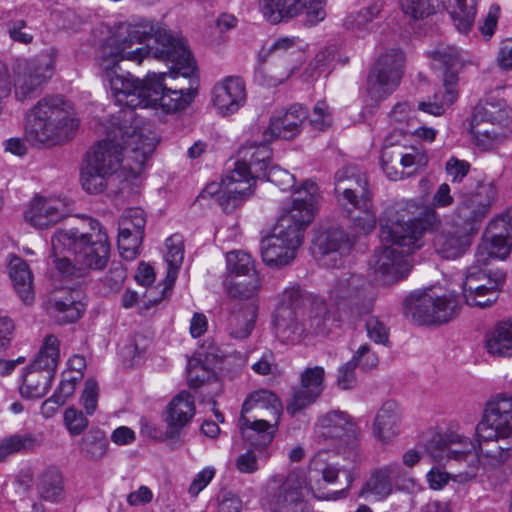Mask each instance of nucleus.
Here are the masks:
<instances>
[{
	"label": "nucleus",
	"instance_id": "obj_42",
	"mask_svg": "<svg viewBox=\"0 0 512 512\" xmlns=\"http://www.w3.org/2000/svg\"><path fill=\"white\" fill-rule=\"evenodd\" d=\"M79 292L70 291L65 296L55 298L53 308L55 317L61 324L77 321L85 311V304L77 299Z\"/></svg>",
	"mask_w": 512,
	"mask_h": 512
},
{
	"label": "nucleus",
	"instance_id": "obj_21",
	"mask_svg": "<svg viewBox=\"0 0 512 512\" xmlns=\"http://www.w3.org/2000/svg\"><path fill=\"white\" fill-rule=\"evenodd\" d=\"M282 404L277 395L269 390L255 391L244 401L240 419L278 429Z\"/></svg>",
	"mask_w": 512,
	"mask_h": 512
},
{
	"label": "nucleus",
	"instance_id": "obj_47",
	"mask_svg": "<svg viewBox=\"0 0 512 512\" xmlns=\"http://www.w3.org/2000/svg\"><path fill=\"white\" fill-rule=\"evenodd\" d=\"M437 0H400L402 13L410 21L424 20L436 13Z\"/></svg>",
	"mask_w": 512,
	"mask_h": 512
},
{
	"label": "nucleus",
	"instance_id": "obj_54",
	"mask_svg": "<svg viewBox=\"0 0 512 512\" xmlns=\"http://www.w3.org/2000/svg\"><path fill=\"white\" fill-rule=\"evenodd\" d=\"M413 108L408 102L397 103L389 114L390 122L401 133L408 134L413 127Z\"/></svg>",
	"mask_w": 512,
	"mask_h": 512
},
{
	"label": "nucleus",
	"instance_id": "obj_4",
	"mask_svg": "<svg viewBox=\"0 0 512 512\" xmlns=\"http://www.w3.org/2000/svg\"><path fill=\"white\" fill-rule=\"evenodd\" d=\"M440 224V218L433 209H421L413 201L397 205L381 224L379 237L382 247L369 260V268L377 277L399 280L410 271L408 256L423 246V234Z\"/></svg>",
	"mask_w": 512,
	"mask_h": 512
},
{
	"label": "nucleus",
	"instance_id": "obj_61",
	"mask_svg": "<svg viewBox=\"0 0 512 512\" xmlns=\"http://www.w3.org/2000/svg\"><path fill=\"white\" fill-rule=\"evenodd\" d=\"M332 115L329 106L324 101H319L309 116L310 125L318 131H324L332 125Z\"/></svg>",
	"mask_w": 512,
	"mask_h": 512
},
{
	"label": "nucleus",
	"instance_id": "obj_1",
	"mask_svg": "<svg viewBox=\"0 0 512 512\" xmlns=\"http://www.w3.org/2000/svg\"><path fill=\"white\" fill-rule=\"evenodd\" d=\"M153 58L173 62L182 75L193 71L191 52L184 41L175 38L153 21L141 19L134 23H120L107 38L99 51V64L105 72L112 96L116 103L127 110H121L112 123L126 126H152L134 112L137 108H148L150 84L148 74L143 80L130 73H118L119 62L134 61L140 64L144 59Z\"/></svg>",
	"mask_w": 512,
	"mask_h": 512
},
{
	"label": "nucleus",
	"instance_id": "obj_32",
	"mask_svg": "<svg viewBox=\"0 0 512 512\" xmlns=\"http://www.w3.org/2000/svg\"><path fill=\"white\" fill-rule=\"evenodd\" d=\"M383 10V2L372 1L356 11L350 12L344 19L343 25L357 36L362 37L374 29V20L378 19Z\"/></svg>",
	"mask_w": 512,
	"mask_h": 512
},
{
	"label": "nucleus",
	"instance_id": "obj_51",
	"mask_svg": "<svg viewBox=\"0 0 512 512\" xmlns=\"http://www.w3.org/2000/svg\"><path fill=\"white\" fill-rule=\"evenodd\" d=\"M259 288L260 280L258 274H251L247 279L232 281L227 288V292L232 298L245 299L249 302L255 300L254 296Z\"/></svg>",
	"mask_w": 512,
	"mask_h": 512
},
{
	"label": "nucleus",
	"instance_id": "obj_28",
	"mask_svg": "<svg viewBox=\"0 0 512 512\" xmlns=\"http://www.w3.org/2000/svg\"><path fill=\"white\" fill-rule=\"evenodd\" d=\"M195 415L194 397L187 391H181L167 405L163 419L166 423L167 439H178L183 429Z\"/></svg>",
	"mask_w": 512,
	"mask_h": 512
},
{
	"label": "nucleus",
	"instance_id": "obj_45",
	"mask_svg": "<svg viewBox=\"0 0 512 512\" xmlns=\"http://www.w3.org/2000/svg\"><path fill=\"white\" fill-rule=\"evenodd\" d=\"M38 492L42 499L50 502H58L63 497V480L56 469H47L39 477Z\"/></svg>",
	"mask_w": 512,
	"mask_h": 512
},
{
	"label": "nucleus",
	"instance_id": "obj_56",
	"mask_svg": "<svg viewBox=\"0 0 512 512\" xmlns=\"http://www.w3.org/2000/svg\"><path fill=\"white\" fill-rule=\"evenodd\" d=\"M325 370L321 366L306 368L301 373L300 386L316 393L320 397L324 390Z\"/></svg>",
	"mask_w": 512,
	"mask_h": 512
},
{
	"label": "nucleus",
	"instance_id": "obj_15",
	"mask_svg": "<svg viewBox=\"0 0 512 512\" xmlns=\"http://www.w3.org/2000/svg\"><path fill=\"white\" fill-rule=\"evenodd\" d=\"M405 56L396 48L381 54L367 79V92L376 103L385 99L400 84L404 73Z\"/></svg>",
	"mask_w": 512,
	"mask_h": 512
},
{
	"label": "nucleus",
	"instance_id": "obj_19",
	"mask_svg": "<svg viewBox=\"0 0 512 512\" xmlns=\"http://www.w3.org/2000/svg\"><path fill=\"white\" fill-rule=\"evenodd\" d=\"M408 472L399 463H390L375 469L360 490L359 495L375 501L387 499L394 491L408 488L412 483Z\"/></svg>",
	"mask_w": 512,
	"mask_h": 512
},
{
	"label": "nucleus",
	"instance_id": "obj_33",
	"mask_svg": "<svg viewBox=\"0 0 512 512\" xmlns=\"http://www.w3.org/2000/svg\"><path fill=\"white\" fill-rule=\"evenodd\" d=\"M55 371L38 368L31 364L22 378L20 393L23 397L34 399L43 397L49 390Z\"/></svg>",
	"mask_w": 512,
	"mask_h": 512
},
{
	"label": "nucleus",
	"instance_id": "obj_17",
	"mask_svg": "<svg viewBox=\"0 0 512 512\" xmlns=\"http://www.w3.org/2000/svg\"><path fill=\"white\" fill-rule=\"evenodd\" d=\"M496 194V187L492 183H479L474 192L462 194L451 220L477 232V224L488 215Z\"/></svg>",
	"mask_w": 512,
	"mask_h": 512
},
{
	"label": "nucleus",
	"instance_id": "obj_12",
	"mask_svg": "<svg viewBox=\"0 0 512 512\" xmlns=\"http://www.w3.org/2000/svg\"><path fill=\"white\" fill-rule=\"evenodd\" d=\"M328 297L335 305L346 307L353 317L370 314L376 298L367 280L351 272H342L330 284Z\"/></svg>",
	"mask_w": 512,
	"mask_h": 512
},
{
	"label": "nucleus",
	"instance_id": "obj_24",
	"mask_svg": "<svg viewBox=\"0 0 512 512\" xmlns=\"http://www.w3.org/2000/svg\"><path fill=\"white\" fill-rule=\"evenodd\" d=\"M475 234L476 232L473 231V228H467L451 220L435 236V250L442 258H459L469 250Z\"/></svg>",
	"mask_w": 512,
	"mask_h": 512
},
{
	"label": "nucleus",
	"instance_id": "obj_62",
	"mask_svg": "<svg viewBox=\"0 0 512 512\" xmlns=\"http://www.w3.org/2000/svg\"><path fill=\"white\" fill-rule=\"evenodd\" d=\"M350 361H354L355 367H360L363 371H370L378 366L379 358L368 344H363Z\"/></svg>",
	"mask_w": 512,
	"mask_h": 512
},
{
	"label": "nucleus",
	"instance_id": "obj_35",
	"mask_svg": "<svg viewBox=\"0 0 512 512\" xmlns=\"http://www.w3.org/2000/svg\"><path fill=\"white\" fill-rule=\"evenodd\" d=\"M9 276L18 296L25 304L34 301L33 276L29 265L18 256H11L9 260Z\"/></svg>",
	"mask_w": 512,
	"mask_h": 512
},
{
	"label": "nucleus",
	"instance_id": "obj_23",
	"mask_svg": "<svg viewBox=\"0 0 512 512\" xmlns=\"http://www.w3.org/2000/svg\"><path fill=\"white\" fill-rule=\"evenodd\" d=\"M352 249L348 235L340 229L319 232L313 242V254L322 266L340 267Z\"/></svg>",
	"mask_w": 512,
	"mask_h": 512
},
{
	"label": "nucleus",
	"instance_id": "obj_26",
	"mask_svg": "<svg viewBox=\"0 0 512 512\" xmlns=\"http://www.w3.org/2000/svg\"><path fill=\"white\" fill-rule=\"evenodd\" d=\"M66 199L35 197L25 211V220L36 229H47L68 216Z\"/></svg>",
	"mask_w": 512,
	"mask_h": 512
},
{
	"label": "nucleus",
	"instance_id": "obj_18",
	"mask_svg": "<svg viewBox=\"0 0 512 512\" xmlns=\"http://www.w3.org/2000/svg\"><path fill=\"white\" fill-rule=\"evenodd\" d=\"M427 152L420 147H385L381 153L382 169L393 181L404 179L427 166Z\"/></svg>",
	"mask_w": 512,
	"mask_h": 512
},
{
	"label": "nucleus",
	"instance_id": "obj_30",
	"mask_svg": "<svg viewBox=\"0 0 512 512\" xmlns=\"http://www.w3.org/2000/svg\"><path fill=\"white\" fill-rule=\"evenodd\" d=\"M307 118V109L301 104H293L287 110L279 111L272 116L265 136L269 134V139H293L301 132L302 125Z\"/></svg>",
	"mask_w": 512,
	"mask_h": 512
},
{
	"label": "nucleus",
	"instance_id": "obj_20",
	"mask_svg": "<svg viewBox=\"0 0 512 512\" xmlns=\"http://www.w3.org/2000/svg\"><path fill=\"white\" fill-rule=\"evenodd\" d=\"M256 177L239 158L228 167L222 176L224 192L220 196V206L225 212H231L254 191Z\"/></svg>",
	"mask_w": 512,
	"mask_h": 512
},
{
	"label": "nucleus",
	"instance_id": "obj_34",
	"mask_svg": "<svg viewBox=\"0 0 512 512\" xmlns=\"http://www.w3.org/2000/svg\"><path fill=\"white\" fill-rule=\"evenodd\" d=\"M165 260L168 264L167 276L165 279V285L162 289V295L159 298H153V301L157 304L159 301L164 299L171 293L172 287L177 277V271L182 264L184 258V244L181 235L174 234L166 240Z\"/></svg>",
	"mask_w": 512,
	"mask_h": 512
},
{
	"label": "nucleus",
	"instance_id": "obj_3",
	"mask_svg": "<svg viewBox=\"0 0 512 512\" xmlns=\"http://www.w3.org/2000/svg\"><path fill=\"white\" fill-rule=\"evenodd\" d=\"M494 259L478 262L477 252L474 263L468 267L462 287V295L454 292L442 296L434 295L431 290L413 293L404 301V312L418 325L443 324L452 320L460 311L463 303L479 308L491 307L499 298L501 286L505 281L502 270L488 268Z\"/></svg>",
	"mask_w": 512,
	"mask_h": 512
},
{
	"label": "nucleus",
	"instance_id": "obj_50",
	"mask_svg": "<svg viewBox=\"0 0 512 512\" xmlns=\"http://www.w3.org/2000/svg\"><path fill=\"white\" fill-rule=\"evenodd\" d=\"M227 270L230 274L237 277H250L251 274H257L254 268V262L250 254L243 251H233L226 256Z\"/></svg>",
	"mask_w": 512,
	"mask_h": 512
},
{
	"label": "nucleus",
	"instance_id": "obj_58",
	"mask_svg": "<svg viewBox=\"0 0 512 512\" xmlns=\"http://www.w3.org/2000/svg\"><path fill=\"white\" fill-rule=\"evenodd\" d=\"M143 237L131 233H122L119 231L118 234V248L123 258L127 260H133L139 254V249L142 243Z\"/></svg>",
	"mask_w": 512,
	"mask_h": 512
},
{
	"label": "nucleus",
	"instance_id": "obj_36",
	"mask_svg": "<svg viewBox=\"0 0 512 512\" xmlns=\"http://www.w3.org/2000/svg\"><path fill=\"white\" fill-rule=\"evenodd\" d=\"M276 337L284 343H296L305 334L303 324L297 320L296 312L286 307H277L274 315Z\"/></svg>",
	"mask_w": 512,
	"mask_h": 512
},
{
	"label": "nucleus",
	"instance_id": "obj_11",
	"mask_svg": "<svg viewBox=\"0 0 512 512\" xmlns=\"http://www.w3.org/2000/svg\"><path fill=\"white\" fill-rule=\"evenodd\" d=\"M191 62L193 65V71L187 76L178 72V69L174 66L173 62H171L172 66L170 73H148V83H151L148 94L149 98L147 99V102H149L148 107L155 108L159 106L166 113H174L186 109L192 103L197 94L196 79L190 80L189 87H172L168 86L166 83V79L168 77H191L195 71V62L192 56Z\"/></svg>",
	"mask_w": 512,
	"mask_h": 512
},
{
	"label": "nucleus",
	"instance_id": "obj_41",
	"mask_svg": "<svg viewBox=\"0 0 512 512\" xmlns=\"http://www.w3.org/2000/svg\"><path fill=\"white\" fill-rule=\"evenodd\" d=\"M40 439L33 433H15L0 440V462L6 461L10 456L26 454L40 446Z\"/></svg>",
	"mask_w": 512,
	"mask_h": 512
},
{
	"label": "nucleus",
	"instance_id": "obj_55",
	"mask_svg": "<svg viewBox=\"0 0 512 512\" xmlns=\"http://www.w3.org/2000/svg\"><path fill=\"white\" fill-rule=\"evenodd\" d=\"M319 398L316 393L305 389L302 386L293 388L292 397L287 404L286 410L291 416H295Z\"/></svg>",
	"mask_w": 512,
	"mask_h": 512
},
{
	"label": "nucleus",
	"instance_id": "obj_46",
	"mask_svg": "<svg viewBox=\"0 0 512 512\" xmlns=\"http://www.w3.org/2000/svg\"><path fill=\"white\" fill-rule=\"evenodd\" d=\"M477 442L480 454L486 458H490L493 464H501L507 461L511 456V438H496L491 441H480L477 438Z\"/></svg>",
	"mask_w": 512,
	"mask_h": 512
},
{
	"label": "nucleus",
	"instance_id": "obj_25",
	"mask_svg": "<svg viewBox=\"0 0 512 512\" xmlns=\"http://www.w3.org/2000/svg\"><path fill=\"white\" fill-rule=\"evenodd\" d=\"M512 231L499 216L490 221L482 242L477 247L478 262L484 259H505L512 247Z\"/></svg>",
	"mask_w": 512,
	"mask_h": 512
},
{
	"label": "nucleus",
	"instance_id": "obj_6",
	"mask_svg": "<svg viewBox=\"0 0 512 512\" xmlns=\"http://www.w3.org/2000/svg\"><path fill=\"white\" fill-rule=\"evenodd\" d=\"M297 194L291 207L278 219L273 233L261 241L262 260L271 268H281L294 260L296 250L302 244L304 231L317 212L318 187L306 182Z\"/></svg>",
	"mask_w": 512,
	"mask_h": 512
},
{
	"label": "nucleus",
	"instance_id": "obj_5",
	"mask_svg": "<svg viewBox=\"0 0 512 512\" xmlns=\"http://www.w3.org/2000/svg\"><path fill=\"white\" fill-rule=\"evenodd\" d=\"M51 243L55 256L65 252L74 256V263L67 257H56L54 261L57 270L69 278L101 271L110 259L111 245L106 228L91 217H85L81 226L56 231Z\"/></svg>",
	"mask_w": 512,
	"mask_h": 512
},
{
	"label": "nucleus",
	"instance_id": "obj_57",
	"mask_svg": "<svg viewBox=\"0 0 512 512\" xmlns=\"http://www.w3.org/2000/svg\"><path fill=\"white\" fill-rule=\"evenodd\" d=\"M329 322L330 316L325 306H321L318 308V311L314 315L309 316L303 324V327L306 329L305 334L326 335L330 331Z\"/></svg>",
	"mask_w": 512,
	"mask_h": 512
},
{
	"label": "nucleus",
	"instance_id": "obj_10",
	"mask_svg": "<svg viewBox=\"0 0 512 512\" xmlns=\"http://www.w3.org/2000/svg\"><path fill=\"white\" fill-rule=\"evenodd\" d=\"M511 123L512 110L505 103H478L470 122L474 144L484 151L495 148L507 138Z\"/></svg>",
	"mask_w": 512,
	"mask_h": 512
},
{
	"label": "nucleus",
	"instance_id": "obj_52",
	"mask_svg": "<svg viewBox=\"0 0 512 512\" xmlns=\"http://www.w3.org/2000/svg\"><path fill=\"white\" fill-rule=\"evenodd\" d=\"M262 178H266L267 181L273 183L275 186L279 187L282 191L292 190L295 197H297V191L302 189L306 182L313 183L316 187L317 185L311 181H304L301 187L295 189V177L289 171L282 169L277 165L270 166L266 171V176H262Z\"/></svg>",
	"mask_w": 512,
	"mask_h": 512
},
{
	"label": "nucleus",
	"instance_id": "obj_39",
	"mask_svg": "<svg viewBox=\"0 0 512 512\" xmlns=\"http://www.w3.org/2000/svg\"><path fill=\"white\" fill-rule=\"evenodd\" d=\"M485 347L492 356L512 357V317L499 322L486 334Z\"/></svg>",
	"mask_w": 512,
	"mask_h": 512
},
{
	"label": "nucleus",
	"instance_id": "obj_27",
	"mask_svg": "<svg viewBox=\"0 0 512 512\" xmlns=\"http://www.w3.org/2000/svg\"><path fill=\"white\" fill-rule=\"evenodd\" d=\"M306 488L304 474L299 471L290 472L274 494V512H307L303 500Z\"/></svg>",
	"mask_w": 512,
	"mask_h": 512
},
{
	"label": "nucleus",
	"instance_id": "obj_13",
	"mask_svg": "<svg viewBox=\"0 0 512 512\" xmlns=\"http://www.w3.org/2000/svg\"><path fill=\"white\" fill-rule=\"evenodd\" d=\"M315 429L318 435L325 439L345 441L347 445L339 449V454L345 460L350 461L352 465L360 463L361 455L357 441L360 429L357 422L347 412L331 410L319 416Z\"/></svg>",
	"mask_w": 512,
	"mask_h": 512
},
{
	"label": "nucleus",
	"instance_id": "obj_48",
	"mask_svg": "<svg viewBox=\"0 0 512 512\" xmlns=\"http://www.w3.org/2000/svg\"><path fill=\"white\" fill-rule=\"evenodd\" d=\"M430 56L434 61V67L445 68L443 78L449 71L457 73L456 68L461 65L460 53L454 46L441 44L430 52Z\"/></svg>",
	"mask_w": 512,
	"mask_h": 512
},
{
	"label": "nucleus",
	"instance_id": "obj_7",
	"mask_svg": "<svg viewBox=\"0 0 512 512\" xmlns=\"http://www.w3.org/2000/svg\"><path fill=\"white\" fill-rule=\"evenodd\" d=\"M78 126L73 105L61 95H51L29 110L25 136L33 145H61L74 137Z\"/></svg>",
	"mask_w": 512,
	"mask_h": 512
},
{
	"label": "nucleus",
	"instance_id": "obj_43",
	"mask_svg": "<svg viewBox=\"0 0 512 512\" xmlns=\"http://www.w3.org/2000/svg\"><path fill=\"white\" fill-rule=\"evenodd\" d=\"M238 426L243 440L255 449L267 447L273 441L278 429L259 425L258 423H247L239 418Z\"/></svg>",
	"mask_w": 512,
	"mask_h": 512
},
{
	"label": "nucleus",
	"instance_id": "obj_14",
	"mask_svg": "<svg viewBox=\"0 0 512 512\" xmlns=\"http://www.w3.org/2000/svg\"><path fill=\"white\" fill-rule=\"evenodd\" d=\"M258 5L263 18L272 25L303 15L305 24L315 26L326 17V0H259Z\"/></svg>",
	"mask_w": 512,
	"mask_h": 512
},
{
	"label": "nucleus",
	"instance_id": "obj_59",
	"mask_svg": "<svg viewBox=\"0 0 512 512\" xmlns=\"http://www.w3.org/2000/svg\"><path fill=\"white\" fill-rule=\"evenodd\" d=\"M64 424L72 436H78L88 427L89 421L82 411L71 406L64 412Z\"/></svg>",
	"mask_w": 512,
	"mask_h": 512
},
{
	"label": "nucleus",
	"instance_id": "obj_44",
	"mask_svg": "<svg viewBox=\"0 0 512 512\" xmlns=\"http://www.w3.org/2000/svg\"><path fill=\"white\" fill-rule=\"evenodd\" d=\"M79 445L85 458L98 461L107 453L109 442L104 431L91 429L81 438Z\"/></svg>",
	"mask_w": 512,
	"mask_h": 512
},
{
	"label": "nucleus",
	"instance_id": "obj_49",
	"mask_svg": "<svg viewBox=\"0 0 512 512\" xmlns=\"http://www.w3.org/2000/svg\"><path fill=\"white\" fill-rule=\"evenodd\" d=\"M59 360V341L54 335H47L38 356L33 361L35 367L55 371Z\"/></svg>",
	"mask_w": 512,
	"mask_h": 512
},
{
	"label": "nucleus",
	"instance_id": "obj_38",
	"mask_svg": "<svg viewBox=\"0 0 512 512\" xmlns=\"http://www.w3.org/2000/svg\"><path fill=\"white\" fill-rule=\"evenodd\" d=\"M458 77L454 71L445 74L442 88L434 94V102H420L419 110L434 116H440L444 113V105H451L457 99Z\"/></svg>",
	"mask_w": 512,
	"mask_h": 512
},
{
	"label": "nucleus",
	"instance_id": "obj_37",
	"mask_svg": "<svg viewBox=\"0 0 512 512\" xmlns=\"http://www.w3.org/2000/svg\"><path fill=\"white\" fill-rule=\"evenodd\" d=\"M238 158L245 163L256 178L266 176L272 159V150L267 144L250 143L243 145L238 151Z\"/></svg>",
	"mask_w": 512,
	"mask_h": 512
},
{
	"label": "nucleus",
	"instance_id": "obj_8",
	"mask_svg": "<svg viewBox=\"0 0 512 512\" xmlns=\"http://www.w3.org/2000/svg\"><path fill=\"white\" fill-rule=\"evenodd\" d=\"M368 181L355 166H345L335 174V193L340 205L347 210L358 233L367 234L376 226Z\"/></svg>",
	"mask_w": 512,
	"mask_h": 512
},
{
	"label": "nucleus",
	"instance_id": "obj_40",
	"mask_svg": "<svg viewBox=\"0 0 512 512\" xmlns=\"http://www.w3.org/2000/svg\"><path fill=\"white\" fill-rule=\"evenodd\" d=\"M258 313L256 300L242 304L229 318L230 335L235 339H245L252 333Z\"/></svg>",
	"mask_w": 512,
	"mask_h": 512
},
{
	"label": "nucleus",
	"instance_id": "obj_16",
	"mask_svg": "<svg viewBox=\"0 0 512 512\" xmlns=\"http://www.w3.org/2000/svg\"><path fill=\"white\" fill-rule=\"evenodd\" d=\"M480 441L512 436V397L499 394L485 406L481 421L475 428Z\"/></svg>",
	"mask_w": 512,
	"mask_h": 512
},
{
	"label": "nucleus",
	"instance_id": "obj_9",
	"mask_svg": "<svg viewBox=\"0 0 512 512\" xmlns=\"http://www.w3.org/2000/svg\"><path fill=\"white\" fill-rule=\"evenodd\" d=\"M472 440L456 432L435 435L428 443L427 450L435 462L455 469L458 482L476 477L479 470V456L475 453Z\"/></svg>",
	"mask_w": 512,
	"mask_h": 512
},
{
	"label": "nucleus",
	"instance_id": "obj_29",
	"mask_svg": "<svg viewBox=\"0 0 512 512\" xmlns=\"http://www.w3.org/2000/svg\"><path fill=\"white\" fill-rule=\"evenodd\" d=\"M214 106L222 115L237 112L246 101V88L239 76H227L217 83L212 92Z\"/></svg>",
	"mask_w": 512,
	"mask_h": 512
},
{
	"label": "nucleus",
	"instance_id": "obj_64",
	"mask_svg": "<svg viewBox=\"0 0 512 512\" xmlns=\"http://www.w3.org/2000/svg\"><path fill=\"white\" fill-rule=\"evenodd\" d=\"M368 337L377 344L386 345L389 342V329L377 317H370L366 322Z\"/></svg>",
	"mask_w": 512,
	"mask_h": 512
},
{
	"label": "nucleus",
	"instance_id": "obj_53",
	"mask_svg": "<svg viewBox=\"0 0 512 512\" xmlns=\"http://www.w3.org/2000/svg\"><path fill=\"white\" fill-rule=\"evenodd\" d=\"M146 217L144 211L139 208H129L125 211L119 222V231L144 237Z\"/></svg>",
	"mask_w": 512,
	"mask_h": 512
},
{
	"label": "nucleus",
	"instance_id": "obj_2",
	"mask_svg": "<svg viewBox=\"0 0 512 512\" xmlns=\"http://www.w3.org/2000/svg\"><path fill=\"white\" fill-rule=\"evenodd\" d=\"M156 135L149 126H126L111 123L107 138L86 153L81 168V184L90 194L103 192L108 179L123 162L131 176L137 177L156 147Z\"/></svg>",
	"mask_w": 512,
	"mask_h": 512
},
{
	"label": "nucleus",
	"instance_id": "obj_60",
	"mask_svg": "<svg viewBox=\"0 0 512 512\" xmlns=\"http://www.w3.org/2000/svg\"><path fill=\"white\" fill-rule=\"evenodd\" d=\"M82 380L79 373H62L59 386L53 393L55 398L60 400V404H65L73 396L77 384Z\"/></svg>",
	"mask_w": 512,
	"mask_h": 512
},
{
	"label": "nucleus",
	"instance_id": "obj_63",
	"mask_svg": "<svg viewBox=\"0 0 512 512\" xmlns=\"http://www.w3.org/2000/svg\"><path fill=\"white\" fill-rule=\"evenodd\" d=\"M470 167L468 161L451 157L445 164V171L452 183H461L468 175Z\"/></svg>",
	"mask_w": 512,
	"mask_h": 512
},
{
	"label": "nucleus",
	"instance_id": "obj_31",
	"mask_svg": "<svg viewBox=\"0 0 512 512\" xmlns=\"http://www.w3.org/2000/svg\"><path fill=\"white\" fill-rule=\"evenodd\" d=\"M373 435L382 443H389L401 430V413L394 401L385 402L377 411L373 422Z\"/></svg>",
	"mask_w": 512,
	"mask_h": 512
},
{
	"label": "nucleus",
	"instance_id": "obj_22",
	"mask_svg": "<svg viewBox=\"0 0 512 512\" xmlns=\"http://www.w3.org/2000/svg\"><path fill=\"white\" fill-rule=\"evenodd\" d=\"M14 74L15 96L24 101L38 93L52 77L53 65L47 61L24 60L17 64Z\"/></svg>",
	"mask_w": 512,
	"mask_h": 512
}]
</instances>
